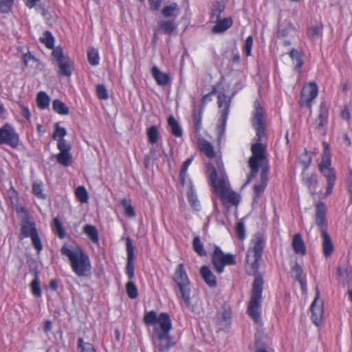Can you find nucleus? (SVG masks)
<instances>
[{
    "instance_id": "58836bf2",
    "label": "nucleus",
    "mask_w": 352,
    "mask_h": 352,
    "mask_svg": "<svg viewBox=\"0 0 352 352\" xmlns=\"http://www.w3.org/2000/svg\"><path fill=\"white\" fill-rule=\"evenodd\" d=\"M39 40L40 42L44 44L47 48L52 50L56 48L54 47L55 39L50 31H45Z\"/></svg>"
},
{
    "instance_id": "39448f33",
    "label": "nucleus",
    "mask_w": 352,
    "mask_h": 352,
    "mask_svg": "<svg viewBox=\"0 0 352 352\" xmlns=\"http://www.w3.org/2000/svg\"><path fill=\"white\" fill-rule=\"evenodd\" d=\"M63 256L67 257L72 272L78 277L90 275L91 263L89 255L79 246L69 248L63 245L60 248Z\"/></svg>"
},
{
    "instance_id": "09e8293b",
    "label": "nucleus",
    "mask_w": 352,
    "mask_h": 352,
    "mask_svg": "<svg viewBox=\"0 0 352 352\" xmlns=\"http://www.w3.org/2000/svg\"><path fill=\"white\" fill-rule=\"evenodd\" d=\"M14 0H0V12L3 14L9 13L13 6Z\"/></svg>"
},
{
    "instance_id": "dca6fc26",
    "label": "nucleus",
    "mask_w": 352,
    "mask_h": 352,
    "mask_svg": "<svg viewBox=\"0 0 352 352\" xmlns=\"http://www.w3.org/2000/svg\"><path fill=\"white\" fill-rule=\"evenodd\" d=\"M308 164L305 166L301 173L302 183L308 189L309 192L314 195L321 192L319 188L318 177L316 173H310L307 171Z\"/></svg>"
},
{
    "instance_id": "c03bdc74",
    "label": "nucleus",
    "mask_w": 352,
    "mask_h": 352,
    "mask_svg": "<svg viewBox=\"0 0 352 352\" xmlns=\"http://www.w3.org/2000/svg\"><path fill=\"white\" fill-rule=\"evenodd\" d=\"M87 60L92 66H96L100 63V56L98 50L92 47L87 52Z\"/></svg>"
},
{
    "instance_id": "69168bd1",
    "label": "nucleus",
    "mask_w": 352,
    "mask_h": 352,
    "mask_svg": "<svg viewBox=\"0 0 352 352\" xmlns=\"http://www.w3.org/2000/svg\"><path fill=\"white\" fill-rule=\"evenodd\" d=\"M179 180H180V184L182 186H184L186 184L187 182L189 183V180H190L189 178H188V174L187 173H184V175L182 174V172H180L179 173Z\"/></svg>"
},
{
    "instance_id": "f8f14e48",
    "label": "nucleus",
    "mask_w": 352,
    "mask_h": 352,
    "mask_svg": "<svg viewBox=\"0 0 352 352\" xmlns=\"http://www.w3.org/2000/svg\"><path fill=\"white\" fill-rule=\"evenodd\" d=\"M30 237L32 244L38 253L43 250V244L36 228V223L30 219H23L20 230V239Z\"/></svg>"
},
{
    "instance_id": "6e6d98bb",
    "label": "nucleus",
    "mask_w": 352,
    "mask_h": 352,
    "mask_svg": "<svg viewBox=\"0 0 352 352\" xmlns=\"http://www.w3.org/2000/svg\"><path fill=\"white\" fill-rule=\"evenodd\" d=\"M346 187L350 195V200L352 202V166L349 168V174L346 179Z\"/></svg>"
},
{
    "instance_id": "7ed1b4c3",
    "label": "nucleus",
    "mask_w": 352,
    "mask_h": 352,
    "mask_svg": "<svg viewBox=\"0 0 352 352\" xmlns=\"http://www.w3.org/2000/svg\"><path fill=\"white\" fill-rule=\"evenodd\" d=\"M143 321L145 324L149 326L159 324V327L154 328L152 335V343L158 352H168L175 344L173 336L170 334L173 324L168 313L162 312L157 316L155 311H149L144 314Z\"/></svg>"
},
{
    "instance_id": "79ce46f5",
    "label": "nucleus",
    "mask_w": 352,
    "mask_h": 352,
    "mask_svg": "<svg viewBox=\"0 0 352 352\" xmlns=\"http://www.w3.org/2000/svg\"><path fill=\"white\" fill-rule=\"evenodd\" d=\"M192 248L194 251L199 256H206V251L204 248V245L201 241L200 237L197 236H195L192 243Z\"/></svg>"
},
{
    "instance_id": "052dcab7",
    "label": "nucleus",
    "mask_w": 352,
    "mask_h": 352,
    "mask_svg": "<svg viewBox=\"0 0 352 352\" xmlns=\"http://www.w3.org/2000/svg\"><path fill=\"white\" fill-rule=\"evenodd\" d=\"M35 58L34 56L30 54L29 52L27 53L23 54V63L25 67H28L29 63L31 60H34Z\"/></svg>"
},
{
    "instance_id": "4d7b16f0",
    "label": "nucleus",
    "mask_w": 352,
    "mask_h": 352,
    "mask_svg": "<svg viewBox=\"0 0 352 352\" xmlns=\"http://www.w3.org/2000/svg\"><path fill=\"white\" fill-rule=\"evenodd\" d=\"M351 272V269L348 265L340 266V267H338V270H337L338 275L344 278H349Z\"/></svg>"
},
{
    "instance_id": "5701e85b",
    "label": "nucleus",
    "mask_w": 352,
    "mask_h": 352,
    "mask_svg": "<svg viewBox=\"0 0 352 352\" xmlns=\"http://www.w3.org/2000/svg\"><path fill=\"white\" fill-rule=\"evenodd\" d=\"M157 26L160 33L171 35L177 31L178 24L174 20H161Z\"/></svg>"
},
{
    "instance_id": "603ef678",
    "label": "nucleus",
    "mask_w": 352,
    "mask_h": 352,
    "mask_svg": "<svg viewBox=\"0 0 352 352\" xmlns=\"http://www.w3.org/2000/svg\"><path fill=\"white\" fill-rule=\"evenodd\" d=\"M8 197L12 204H15L19 202V194L16 189L11 186L7 191Z\"/></svg>"
},
{
    "instance_id": "2eb2a0df",
    "label": "nucleus",
    "mask_w": 352,
    "mask_h": 352,
    "mask_svg": "<svg viewBox=\"0 0 352 352\" xmlns=\"http://www.w3.org/2000/svg\"><path fill=\"white\" fill-rule=\"evenodd\" d=\"M318 94V87L315 82L305 83L300 92V104L302 107L311 108L313 100Z\"/></svg>"
},
{
    "instance_id": "1a4fd4ad",
    "label": "nucleus",
    "mask_w": 352,
    "mask_h": 352,
    "mask_svg": "<svg viewBox=\"0 0 352 352\" xmlns=\"http://www.w3.org/2000/svg\"><path fill=\"white\" fill-rule=\"evenodd\" d=\"M126 264L125 267V274L129 281L126 284V292L131 299H135L138 296V291L135 284L133 282L134 278V262H135V248L132 240L127 237L126 239Z\"/></svg>"
},
{
    "instance_id": "338daca9",
    "label": "nucleus",
    "mask_w": 352,
    "mask_h": 352,
    "mask_svg": "<svg viewBox=\"0 0 352 352\" xmlns=\"http://www.w3.org/2000/svg\"><path fill=\"white\" fill-rule=\"evenodd\" d=\"M58 283L57 279H52L48 285V288L50 289L52 291H56L58 289Z\"/></svg>"
},
{
    "instance_id": "cd10ccee",
    "label": "nucleus",
    "mask_w": 352,
    "mask_h": 352,
    "mask_svg": "<svg viewBox=\"0 0 352 352\" xmlns=\"http://www.w3.org/2000/svg\"><path fill=\"white\" fill-rule=\"evenodd\" d=\"M151 73L158 85L165 86L168 85L170 80L168 74L162 72L157 66L152 67Z\"/></svg>"
},
{
    "instance_id": "0e129e2a",
    "label": "nucleus",
    "mask_w": 352,
    "mask_h": 352,
    "mask_svg": "<svg viewBox=\"0 0 352 352\" xmlns=\"http://www.w3.org/2000/svg\"><path fill=\"white\" fill-rule=\"evenodd\" d=\"M341 118L345 120H349L351 118V114L349 108L345 106L341 111Z\"/></svg>"
},
{
    "instance_id": "393cba45",
    "label": "nucleus",
    "mask_w": 352,
    "mask_h": 352,
    "mask_svg": "<svg viewBox=\"0 0 352 352\" xmlns=\"http://www.w3.org/2000/svg\"><path fill=\"white\" fill-rule=\"evenodd\" d=\"M212 23H215V25L212 28V32L219 34L228 30L232 25L233 20L232 17H226L222 19H219Z\"/></svg>"
},
{
    "instance_id": "9b49d317",
    "label": "nucleus",
    "mask_w": 352,
    "mask_h": 352,
    "mask_svg": "<svg viewBox=\"0 0 352 352\" xmlns=\"http://www.w3.org/2000/svg\"><path fill=\"white\" fill-rule=\"evenodd\" d=\"M52 56L57 63L58 76L70 77L74 70V63L68 55L64 54L63 48L56 47L52 50Z\"/></svg>"
},
{
    "instance_id": "8fccbe9b",
    "label": "nucleus",
    "mask_w": 352,
    "mask_h": 352,
    "mask_svg": "<svg viewBox=\"0 0 352 352\" xmlns=\"http://www.w3.org/2000/svg\"><path fill=\"white\" fill-rule=\"evenodd\" d=\"M253 37L249 36L246 38L244 45L243 47V51L245 56L248 57L252 54V49L253 46Z\"/></svg>"
},
{
    "instance_id": "864d4df0",
    "label": "nucleus",
    "mask_w": 352,
    "mask_h": 352,
    "mask_svg": "<svg viewBox=\"0 0 352 352\" xmlns=\"http://www.w3.org/2000/svg\"><path fill=\"white\" fill-rule=\"evenodd\" d=\"M236 233L238 238L243 241L246 238L245 225L243 222H238L236 226Z\"/></svg>"
},
{
    "instance_id": "bb28decb",
    "label": "nucleus",
    "mask_w": 352,
    "mask_h": 352,
    "mask_svg": "<svg viewBox=\"0 0 352 352\" xmlns=\"http://www.w3.org/2000/svg\"><path fill=\"white\" fill-rule=\"evenodd\" d=\"M292 274L294 279L300 283L302 289H305L307 285L306 276L303 274L302 267L298 263H296L292 267Z\"/></svg>"
},
{
    "instance_id": "c9c22d12",
    "label": "nucleus",
    "mask_w": 352,
    "mask_h": 352,
    "mask_svg": "<svg viewBox=\"0 0 352 352\" xmlns=\"http://www.w3.org/2000/svg\"><path fill=\"white\" fill-rule=\"evenodd\" d=\"M83 232L87 234L89 240L94 244L99 243V234L96 226L87 224L83 228Z\"/></svg>"
},
{
    "instance_id": "4468645a",
    "label": "nucleus",
    "mask_w": 352,
    "mask_h": 352,
    "mask_svg": "<svg viewBox=\"0 0 352 352\" xmlns=\"http://www.w3.org/2000/svg\"><path fill=\"white\" fill-rule=\"evenodd\" d=\"M2 144H6L12 148H16L20 145L19 134L8 122L0 127V146Z\"/></svg>"
},
{
    "instance_id": "c756f323",
    "label": "nucleus",
    "mask_w": 352,
    "mask_h": 352,
    "mask_svg": "<svg viewBox=\"0 0 352 352\" xmlns=\"http://www.w3.org/2000/svg\"><path fill=\"white\" fill-rule=\"evenodd\" d=\"M292 247L297 254L305 255L307 249L300 233L295 234L292 239Z\"/></svg>"
},
{
    "instance_id": "e2e57ef3",
    "label": "nucleus",
    "mask_w": 352,
    "mask_h": 352,
    "mask_svg": "<svg viewBox=\"0 0 352 352\" xmlns=\"http://www.w3.org/2000/svg\"><path fill=\"white\" fill-rule=\"evenodd\" d=\"M16 212L18 214H23L25 216L23 219H30V213H29L28 209L24 206L17 207L16 208Z\"/></svg>"
},
{
    "instance_id": "6ab92c4d",
    "label": "nucleus",
    "mask_w": 352,
    "mask_h": 352,
    "mask_svg": "<svg viewBox=\"0 0 352 352\" xmlns=\"http://www.w3.org/2000/svg\"><path fill=\"white\" fill-rule=\"evenodd\" d=\"M217 99L218 107L219 108L223 107V109L221 111L219 121L221 126L225 128L228 117L230 101L227 100L226 95L221 92L218 94Z\"/></svg>"
},
{
    "instance_id": "423d86ee",
    "label": "nucleus",
    "mask_w": 352,
    "mask_h": 352,
    "mask_svg": "<svg viewBox=\"0 0 352 352\" xmlns=\"http://www.w3.org/2000/svg\"><path fill=\"white\" fill-rule=\"evenodd\" d=\"M172 280L173 289L179 300L180 305L191 309V281L184 263L177 265L172 276Z\"/></svg>"
},
{
    "instance_id": "b1692460",
    "label": "nucleus",
    "mask_w": 352,
    "mask_h": 352,
    "mask_svg": "<svg viewBox=\"0 0 352 352\" xmlns=\"http://www.w3.org/2000/svg\"><path fill=\"white\" fill-rule=\"evenodd\" d=\"M187 198L191 208L193 210L196 211H199L201 210V203L198 199L197 192L194 188L191 180H189V186L188 187Z\"/></svg>"
},
{
    "instance_id": "a18cd8bd",
    "label": "nucleus",
    "mask_w": 352,
    "mask_h": 352,
    "mask_svg": "<svg viewBox=\"0 0 352 352\" xmlns=\"http://www.w3.org/2000/svg\"><path fill=\"white\" fill-rule=\"evenodd\" d=\"M120 205L123 207L124 214L127 217L131 218L135 216V209L131 204L130 201L127 200L126 198L122 199L120 200Z\"/></svg>"
},
{
    "instance_id": "49530a36",
    "label": "nucleus",
    "mask_w": 352,
    "mask_h": 352,
    "mask_svg": "<svg viewBox=\"0 0 352 352\" xmlns=\"http://www.w3.org/2000/svg\"><path fill=\"white\" fill-rule=\"evenodd\" d=\"M77 346L80 352H96L94 345L89 342H85L82 338L78 339Z\"/></svg>"
},
{
    "instance_id": "0eeeda50",
    "label": "nucleus",
    "mask_w": 352,
    "mask_h": 352,
    "mask_svg": "<svg viewBox=\"0 0 352 352\" xmlns=\"http://www.w3.org/2000/svg\"><path fill=\"white\" fill-rule=\"evenodd\" d=\"M54 127L52 139L57 141V148L59 151L56 155V161L59 164L68 167L72 163V155L71 153L72 145L65 139L67 135V130L64 127L60 126L58 122H56Z\"/></svg>"
},
{
    "instance_id": "20e7f679",
    "label": "nucleus",
    "mask_w": 352,
    "mask_h": 352,
    "mask_svg": "<svg viewBox=\"0 0 352 352\" xmlns=\"http://www.w3.org/2000/svg\"><path fill=\"white\" fill-rule=\"evenodd\" d=\"M209 184L212 187L213 192L220 198L222 204L227 208L238 206L241 201L240 195L231 190L227 177L224 175H218L214 166L208 168Z\"/></svg>"
},
{
    "instance_id": "774afa93",
    "label": "nucleus",
    "mask_w": 352,
    "mask_h": 352,
    "mask_svg": "<svg viewBox=\"0 0 352 352\" xmlns=\"http://www.w3.org/2000/svg\"><path fill=\"white\" fill-rule=\"evenodd\" d=\"M289 32L287 28H283L281 30H278L277 32V37L278 38H283L288 35Z\"/></svg>"
},
{
    "instance_id": "680f3d73",
    "label": "nucleus",
    "mask_w": 352,
    "mask_h": 352,
    "mask_svg": "<svg viewBox=\"0 0 352 352\" xmlns=\"http://www.w3.org/2000/svg\"><path fill=\"white\" fill-rule=\"evenodd\" d=\"M192 160H193L192 157H188L182 164L180 172H182L183 175H184V173H187L188 168L189 166L191 164Z\"/></svg>"
},
{
    "instance_id": "e433bc0d",
    "label": "nucleus",
    "mask_w": 352,
    "mask_h": 352,
    "mask_svg": "<svg viewBox=\"0 0 352 352\" xmlns=\"http://www.w3.org/2000/svg\"><path fill=\"white\" fill-rule=\"evenodd\" d=\"M179 12L178 5L175 2H172L169 5L164 6L161 10L162 16L165 18H170L177 16Z\"/></svg>"
},
{
    "instance_id": "f704fd0d",
    "label": "nucleus",
    "mask_w": 352,
    "mask_h": 352,
    "mask_svg": "<svg viewBox=\"0 0 352 352\" xmlns=\"http://www.w3.org/2000/svg\"><path fill=\"white\" fill-rule=\"evenodd\" d=\"M36 105L39 109L43 110L49 107L50 96L43 91L38 92L36 98Z\"/></svg>"
},
{
    "instance_id": "f3484780",
    "label": "nucleus",
    "mask_w": 352,
    "mask_h": 352,
    "mask_svg": "<svg viewBox=\"0 0 352 352\" xmlns=\"http://www.w3.org/2000/svg\"><path fill=\"white\" fill-rule=\"evenodd\" d=\"M311 316V320L312 322L317 327H319L321 324L324 308L322 300H320V292L318 287H316V294L314 300L311 304L310 307Z\"/></svg>"
},
{
    "instance_id": "72a5a7b5",
    "label": "nucleus",
    "mask_w": 352,
    "mask_h": 352,
    "mask_svg": "<svg viewBox=\"0 0 352 352\" xmlns=\"http://www.w3.org/2000/svg\"><path fill=\"white\" fill-rule=\"evenodd\" d=\"M32 192L38 199L45 200L47 197L46 194L44 192L43 182L41 180H37L32 183Z\"/></svg>"
},
{
    "instance_id": "412c9836",
    "label": "nucleus",
    "mask_w": 352,
    "mask_h": 352,
    "mask_svg": "<svg viewBox=\"0 0 352 352\" xmlns=\"http://www.w3.org/2000/svg\"><path fill=\"white\" fill-rule=\"evenodd\" d=\"M199 274L203 280L208 287L214 288L217 286V277L212 273V272L211 271L208 266H201L199 270Z\"/></svg>"
},
{
    "instance_id": "2f4dec72",
    "label": "nucleus",
    "mask_w": 352,
    "mask_h": 352,
    "mask_svg": "<svg viewBox=\"0 0 352 352\" xmlns=\"http://www.w3.org/2000/svg\"><path fill=\"white\" fill-rule=\"evenodd\" d=\"M52 230L60 239L66 237L65 229L58 217H54L52 219Z\"/></svg>"
},
{
    "instance_id": "9d476101",
    "label": "nucleus",
    "mask_w": 352,
    "mask_h": 352,
    "mask_svg": "<svg viewBox=\"0 0 352 352\" xmlns=\"http://www.w3.org/2000/svg\"><path fill=\"white\" fill-rule=\"evenodd\" d=\"M210 257L212 267L218 274L224 272L226 266L236 264V257L234 254L224 253L221 248L217 245H214Z\"/></svg>"
},
{
    "instance_id": "6e6552de",
    "label": "nucleus",
    "mask_w": 352,
    "mask_h": 352,
    "mask_svg": "<svg viewBox=\"0 0 352 352\" xmlns=\"http://www.w3.org/2000/svg\"><path fill=\"white\" fill-rule=\"evenodd\" d=\"M323 151L322 153V159L318 164V170L320 173L326 179L327 186L325 196H329L333 191L336 181V173L335 170L331 167V155L329 145L324 142Z\"/></svg>"
},
{
    "instance_id": "13d9d810",
    "label": "nucleus",
    "mask_w": 352,
    "mask_h": 352,
    "mask_svg": "<svg viewBox=\"0 0 352 352\" xmlns=\"http://www.w3.org/2000/svg\"><path fill=\"white\" fill-rule=\"evenodd\" d=\"M149 10L152 12H157L160 10L163 0H148Z\"/></svg>"
},
{
    "instance_id": "bf43d9fd",
    "label": "nucleus",
    "mask_w": 352,
    "mask_h": 352,
    "mask_svg": "<svg viewBox=\"0 0 352 352\" xmlns=\"http://www.w3.org/2000/svg\"><path fill=\"white\" fill-rule=\"evenodd\" d=\"M19 105L21 110L22 116L26 120H30L31 118V112L28 107L25 105L23 103H19Z\"/></svg>"
},
{
    "instance_id": "f03ea898",
    "label": "nucleus",
    "mask_w": 352,
    "mask_h": 352,
    "mask_svg": "<svg viewBox=\"0 0 352 352\" xmlns=\"http://www.w3.org/2000/svg\"><path fill=\"white\" fill-rule=\"evenodd\" d=\"M265 243L266 238L263 234H255L250 240L245 256L247 272L254 276L250 298L247 305V314L256 324L261 323L264 282L263 275L258 273V270Z\"/></svg>"
},
{
    "instance_id": "5fc2aeb1",
    "label": "nucleus",
    "mask_w": 352,
    "mask_h": 352,
    "mask_svg": "<svg viewBox=\"0 0 352 352\" xmlns=\"http://www.w3.org/2000/svg\"><path fill=\"white\" fill-rule=\"evenodd\" d=\"M219 315L220 316L222 320L227 322L230 321L232 317V311L230 307H222V310L219 312Z\"/></svg>"
},
{
    "instance_id": "7c9ffc66",
    "label": "nucleus",
    "mask_w": 352,
    "mask_h": 352,
    "mask_svg": "<svg viewBox=\"0 0 352 352\" xmlns=\"http://www.w3.org/2000/svg\"><path fill=\"white\" fill-rule=\"evenodd\" d=\"M169 131L175 138H181L183 135V130L177 120L170 116L167 119Z\"/></svg>"
},
{
    "instance_id": "f257e3e1",
    "label": "nucleus",
    "mask_w": 352,
    "mask_h": 352,
    "mask_svg": "<svg viewBox=\"0 0 352 352\" xmlns=\"http://www.w3.org/2000/svg\"><path fill=\"white\" fill-rule=\"evenodd\" d=\"M254 111L252 113L251 122L256 131V135L254 139L255 142L250 147L252 155L248 160L250 172L247 177L245 184H249L258 173L259 170H261L260 181L258 184H254L253 188L255 195L254 202L257 203L267 185L270 164L267 144L262 143L263 139L267 137L265 110L258 100L254 101Z\"/></svg>"
},
{
    "instance_id": "3c124183",
    "label": "nucleus",
    "mask_w": 352,
    "mask_h": 352,
    "mask_svg": "<svg viewBox=\"0 0 352 352\" xmlns=\"http://www.w3.org/2000/svg\"><path fill=\"white\" fill-rule=\"evenodd\" d=\"M96 94L99 99L107 100L109 98L107 89L105 86L102 84H99L96 86Z\"/></svg>"
},
{
    "instance_id": "4c0bfd02",
    "label": "nucleus",
    "mask_w": 352,
    "mask_h": 352,
    "mask_svg": "<svg viewBox=\"0 0 352 352\" xmlns=\"http://www.w3.org/2000/svg\"><path fill=\"white\" fill-rule=\"evenodd\" d=\"M52 109L55 113L60 116H67L69 113V107L59 99L53 100Z\"/></svg>"
},
{
    "instance_id": "ea45409f",
    "label": "nucleus",
    "mask_w": 352,
    "mask_h": 352,
    "mask_svg": "<svg viewBox=\"0 0 352 352\" xmlns=\"http://www.w3.org/2000/svg\"><path fill=\"white\" fill-rule=\"evenodd\" d=\"M146 136L148 143L152 145L157 144L160 138L157 126L153 125L148 128L146 130Z\"/></svg>"
},
{
    "instance_id": "ddd939ff",
    "label": "nucleus",
    "mask_w": 352,
    "mask_h": 352,
    "mask_svg": "<svg viewBox=\"0 0 352 352\" xmlns=\"http://www.w3.org/2000/svg\"><path fill=\"white\" fill-rule=\"evenodd\" d=\"M195 133L197 137V145L199 151L204 153L208 159H213L216 155V153L212 144L203 138L201 135L202 124L201 123L200 113L194 114V124H193Z\"/></svg>"
},
{
    "instance_id": "473e14b6",
    "label": "nucleus",
    "mask_w": 352,
    "mask_h": 352,
    "mask_svg": "<svg viewBox=\"0 0 352 352\" xmlns=\"http://www.w3.org/2000/svg\"><path fill=\"white\" fill-rule=\"evenodd\" d=\"M226 6L221 1L214 3L211 8V13L210 20L211 22L215 21L220 19L221 13L224 11Z\"/></svg>"
},
{
    "instance_id": "a211bd4d",
    "label": "nucleus",
    "mask_w": 352,
    "mask_h": 352,
    "mask_svg": "<svg viewBox=\"0 0 352 352\" xmlns=\"http://www.w3.org/2000/svg\"><path fill=\"white\" fill-rule=\"evenodd\" d=\"M316 212L314 216L315 223L319 229L320 233L327 232V221L326 217L327 209L324 202L318 201L316 206Z\"/></svg>"
},
{
    "instance_id": "a19ab883",
    "label": "nucleus",
    "mask_w": 352,
    "mask_h": 352,
    "mask_svg": "<svg viewBox=\"0 0 352 352\" xmlns=\"http://www.w3.org/2000/svg\"><path fill=\"white\" fill-rule=\"evenodd\" d=\"M31 292L33 296L40 298L42 296V291L40 286V280L38 274L36 272L34 275V278L30 285Z\"/></svg>"
},
{
    "instance_id": "c85d7f7f",
    "label": "nucleus",
    "mask_w": 352,
    "mask_h": 352,
    "mask_svg": "<svg viewBox=\"0 0 352 352\" xmlns=\"http://www.w3.org/2000/svg\"><path fill=\"white\" fill-rule=\"evenodd\" d=\"M217 92V89L213 87L210 92L204 95L201 99V107L199 109L194 108L192 112V122L194 123V114L200 113L201 115V123L202 124L203 112L206 104L212 100V96Z\"/></svg>"
},
{
    "instance_id": "37998d69",
    "label": "nucleus",
    "mask_w": 352,
    "mask_h": 352,
    "mask_svg": "<svg viewBox=\"0 0 352 352\" xmlns=\"http://www.w3.org/2000/svg\"><path fill=\"white\" fill-rule=\"evenodd\" d=\"M75 196L76 199L82 204L87 203L89 200V194L83 186H78L75 190Z\"/></svg>"
},
{
    "instance_id": "a878e982",
    "label": "nucleus",
    "mask_w": 352,
    "mask_h": 352,
    "mask_svg": "<svg viewBox=\"0 0 352 352\" xmlns=\"http://www.w3.org/2000/svg\"><path fill=\"white\" fill-rule=\"evenodd\" d=\"M288 54L292 59L293 64L294 65V70L300 74L302 67L303 66L302 53L298 51L295 48H292Z\"/></svg>"
},
{
    "instance_id": "4be33fe9",
    "label": "nucleus",
    "mask_w": 352,
    "mask_h": 352,
    "mask_svg": "<svg viewBox=\"0 0 352 352\" xmlns=\"http://www.w3.org/2000/svg\"><path fill=\"white\" fill-rule=\"evenodd\" d=\"M322 254L325 258L330 257L334 252V245L328 232L320 233Z\"/></svg>"
},
{
    "instance_id": "aec40b11",
    "label": "nucleus",
    "mask_w": 352,
    "mask_h": 352,
    "mask_svg": "<svg viewBox=\"0 0 352 352\" xmlns=\"http://www.w3.org/2000/svg\"><path fill=\"white\" fill-rule=\"evenodd\" d=\"M329 109L324 102H322L319 107V114L315 120L316 129L322 130L328 124Z\"/></svg>"
},
{
    "instance_id": "de8ad7c7",
    "label": "nucleus",
    "mask_w": 352,
    "mask_h": 352,
    "mask_svg": "<svg viewBox=\"0 0 352 352\" xmlns=\"http://www.w3.org/2000/svg\"><path fill=\"white\" fill-rule=\"evenodd\" d=\"M322 25H313L308 28L307 36L311 41H316L322 34Z\"/></svg>"
}]
</instances>
